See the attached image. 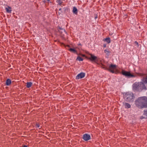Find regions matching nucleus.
I'll return each instance as SVG.
<instances>
[{"mask_svg": "<svg viewBox=\"0 0 147 147\" xmlns=\"http://www.w3.org/2000/svg\"><path fill=\"white\" fill-rule=\"evenodd\" d=\"M140 82H136L132 85L133 90L134 91H140L142 90L146 89V87L142 81Z\"/></svg>", "mask_w": 147, "mask_h": 147, "instance_id": "obj_2", "label": "nucleus"}, {"mask_svg": "<svg viewBox=\"0 0 147 147\" xmlns=\"http://www.w3.org/2000/svg\"><path fill=\"white\" fill-rule=\"evenodd\" d=\"M73 13L75 14H77L78 12V10L77 8L76 7H74L73 9Z\"/></svg>", "mask_w": 147, "mask_h": 147, "instance_id": "obj_13", "label": "nucleus"}, {"mask_svg": "<svg viewBox=\"0 0 147 147\" xmlns=\"http://www.w3.org/2000/svg\"><path fill=\"white\" fill-rule=\"evenodd\" d=\"M85 76V74L84 73L81 72L78 74L76 76V79H82L84 78Z\"/></svg>", "mask_w": 147, "mask_h": 147, "instance_id": "obj_6", "label": "nucleus"}, {"mask_svg": "<svg viewBox=\"0 0 147 147\" xmlns=\"http://www.w3.org/2000/svg\"><path fill=\"white\" fill-rule=\"evenodd\" d=\"M134 96L133 94L130 92H127L124 95V98L126 101L133 102L134 100Z\"/></svg>", "mask_w": 147, "mask_h": 147, "instance_id": "obj_4", "label": "nucleus"}, {"mask_svg": "<svg viewBox=\"0 0 147 147\" xmlns=\"http://www.w3.org/2000/svg\"><path fill=\"white\" fill-rule=\"evenodd\" d=\"M36 126L38 128H39L40 127V125L39 124H36Z\"/></svg>", "mask_w": 147, "mask_h": 147, "instance_id": "obj_21", "label": "nucleus"}, {"mask_svg": "<svg viewBox=\"0 0 147 147\" xmlns=\"http://www.w3.org/2000/svg\"><path fill=\"white\" fill-rule=\"evenodd\" d=\"M135 43L136 45H138V43L136 41L135 42Z\"/></svg>", "mask_w": 147, "mask_h": 147, "instance_id": "obj_23", "label": "nucleus"}, {"mask_svg": "<svg viewBox=\"0 0 147 147\" xmlns=\"http://www.w3.org/2000/svg\"><path fill=\"white\" fill-rule=\"evenodd\" d=\"M48 1H49V0H47Z\"/></svg>", "mask_w": 147, "mask_h": 147, "instance_id": "obj_28", "label": "nucleus"}, {"mask_svg": "<svg viewBox=\"0 0 147 147\" xmlns=\"http://www.w3.org/2000/svg\"><path fill=\"white\" fill-rule=\"evenodd\" d=\"M122 74L123 75L128 78H134L136 76V75L131 74L130 72L123 70Z\"/></svg>", "mask_w": 147, "mask_h": 147, "instance_id": "obj_5", "label": "nucleus"}, {"mask_svg": "<svg viewBox=\"0 0 147 147\" xmlns=\"http://www.w3.org/2000/svg\"><path fill=\"white\" fill-rule=\"evenodd\" d=\"M100 66L102 68L108 70L113 73L115 72V71L116 69V65H115L111 64L108 68L105 67V65H103V63L105 62V61L104 60L102 59L100 60Z\"/></svg>", "mask_w": 147, "mask_h": 147, "instance_id": "obj_3", "label": "nucleus"}, {"mask_svg": "<svg viewBox=\"0 0 147 147\" xmlns=\"http://www.w3.org/2000/svg\"><path fill=\"white\" fill-rule=\"evenodd\" d=\"M32 85V83L31 82H27L26 84V87L28 88L30 87Z\"/></svg>", "mask_w": 147, "mask_h": 147, "instance_id": "obj_15", "label": "nucleus"}, {"mask_svg": "<svg viewBox=\"0 0 147 147\" xmlns=\"http://www.w3.org/2000/svg\"><path fill=\"white\" fill-rule=\"evenodd\" d=\"M123 106L126 108H129L131 107L130 105L127 102H124L123 103Z\"/></svg>", "mask_w": 147, "mask_h": 147, "instance_id": "obj_9", "label": "nucleus"}, {"mask_svg": "<svg viewBox=\"0 0 147 147\" xmlns=\"http://www.w3.org/2000/svg\"><path fill=\"white\" fill-rule=\"evenodd\" d=\"M104 52L108 55H109V53H110V51L108 49H106L104 50Z\"/></svg>", "mask_w": 147, "mask_h": 147, "instance_id": "obj_17", "label": "nucleus"}, {"mask_svg": "<svg viewBox=\"0 0 147 147\" xmlns=\"http://www.w3.org/2000/svg\"><path fill=\"white\" fill-rule=\"evenodd\" d=\"M104 40L106 42L108 43H109L111 42L110 38H107L104 39Z\"/></svg>", "mask_w": 147, "mask_h": 147, "instance_id": "obj_16", "label": "nucleus"}, {"mask_svg": "<svg viewBox=\"0 0 147 147\" xmlns=\"http://www.w3.org/2000/svg\"><path fill=\"white\" fill-rule=\"evenodd\" d=\"M136 74L138 76H140L141 77V78H142V79L143 78H145V77H144V76L145 75V74H143V73H136Z\"/></svg>", "mask_w": 147, "mask_h": 147, "instance_id": "obj_11", "label": "nucleus"}, {"mask_svg": "<svg viewBox=\"0 0 147 147\" xmlns=\"http://www.w3.org/2000/svg\"><path fill=\"white\" fill-rule=\"evenodd\" d=\"M6 12L8 13H10L11 12V8L9 6L5 7Z\"/></svg>", "mask_w": 147, "mask_h": 147, "instance_id": "obj_10", "label": "nucleus"}, {"mask_svg": "<svg viewBox=\"0 0 147 147\" xmlns=\"http://www.w3.org/2000/svg\"><path fill=\"white\" fill-rule=\"evenodd\" d=\"M144 115H146V116H147V110L144 111Z\"/></svg>", "mask_w": 147, "mask_h": 147, "instance_id": "obj_20", "label": "nucleus"}, {"mask_svg": "<svg viewBox=\"0 0 147 147\" xmlns=\"http://www.w3.org/2000/svg\"><path fill=\"white\" fill-rule=\"evenodd\" d=\"M76 60L79 61H82L83 60V59L81 58L80 57L78 56Z\"/></svg>", "mask_w": 147, "mask_h": 147, "instance_id": "obj_18", "label": "nucleus"}, {"mask_svg": "<svg viewBox=\"0 0 147 147\" xmlns=\"http://www.w3.org/2000/svg\"><path fill=\"white\" fill-rule=\"evenodd\" d=\"M80 55L83 57H84L85 56V55H83V54H80Z\"/></svg>", "mask_w": 147, "mask_h": 147, "instance_id": "obj_22", "label": "nucleus"}, {"mask_svg": "<svg viewBox=\"0 0 147 147\" xmlns=\"http://www.w3.org/2000/svg\"><path fill=\"white\" fill-rule=\"evenodd\" d=\"M103 47H106V45H104Z\"/></svg>", "mask_w": 147, "mask_h": 147, "instance_id": "obj_24", "label": "nucleus"}, {"mask_svg": "<svg viewBox=\"0 0 147 147\" xmlns=\"http://www.w3.org/2000/svg\"><path fill=\"white\" fill-rule=\"evenodd\" d=\"M61 10V9H59V10Z\"/></svg>", "mask_w": 147, "mask_h": 147, "instance_id": "obj_27", "label": "nucleus"}, {"mask_svg": "<svg viewBox=\"0 0 147 147\" xmlns=\"http://www.w3.org/2000/svg\"><path fill=\"white\" fill-rule=\"evenodd\" d=\"M23 147H27V146L26 145H24V146Z\"/></svg>", "mask_w": 147, "mask_h": 147, "instance_id": "obj_25", "label": "nucleus"}, {"mask_svg": "<svg viewBox=\"0 0 147 147\" xmlns=\"http://www.w3.org/2000/svg\"><path fill=\"white\" fill-rule=\"evenodd\" d=\"M142 80L145 84H147V75L145 78H143Z\"/></svg>", "mask_w": 147, "mask_h": 147, "instance_id": "obj_14", "label": "nucleus"}, {"mask_svg": "<svg viewBox=\"0 0 147 147\" xmlns=\"http://www.w3.org/2000/svg\"><path fill=\"white\" fill-rule=\"evenodd\" d=\"M135 103L139 108L147 107V97L146 96L141 97L135 101Z\"/></svg>", "mask_w": 147, "mask_h": 147, "instance_id": "obj_1", "label": "nucleus"}, {"mask_svg": "<svg viewBox=\"0 0 147 147\" xmlns=\"http://www.w3.org/2000/svg\"><path fill=\"white\" fill-rule=\"evenodd\" d=\"M82 138L85 141H88L90 140L91 138L89 135L86 134L83 135Z\"/></svg>", "mask_w": 147, "mask_h": 147, "instance_id": "obj_7", "label": "nucleus"}, {"mask_svg": "<svg viewBox=\"0 0 147 147\" xmlns=\"http://www.w3.org/2000/svg\"><path fill=\"white\" fill-rule=\"evenodd\" d=\"M11 83V81L9 79H7L6 82V85L9 86L10 85Z\"/></svg>", "mask_w": 147, "mask_h": 147, "instance_id": "obj_12", "label": "nucleus"}, {"mask_svg": "<svg viewBox=\"0 0 147 147\" xmlns=\"http://www.w3.org/2000/svg\"><path fill=\"white\" fill-rule=\"evenodd\" d=\"M143 118H143V117H142V118H142V119H143Z\"/></svg>", "mask_w": 147, "mask_h": 147, "instance_id": "obj_26", "label": "nucleus"}, {"mask_svg": "<svg viewBox=\"0 0 147 147\" xmlns=\"http://www.w3.org/2000/svg\"><path fill=\"white\" fill-rule=\"evenodd\" d=\"M69 51L71 52H73L74 53H77V51L76 50H75V49H72V48L70 49H69Z\"/></svg>", "mask_w": 147, "mask_h": 147, "instance_id": "obj_19", "label": "nucleus"}, {"mask_svg": "<svg viewBox=\"0 0 147 147\" xmlns=\"http://www.w3.org/2000/svg\"><path fill=\"white\" fill-rule=\"evenodd\" d=\"M89 59L92 61L96 62L97 57L91 54H90V57H89Z\"/></svg>", "mask_w": 147, "mask_h": 147, "instance_id": "obj_8", "label": "nucleus"}]
</instances>
